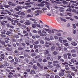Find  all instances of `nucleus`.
<instances>
[{"mask_svg":"<svg viewBox=\"0 0 78 78\" xmlns=\"http://www.w3.org/2000/svg\"><path fill=\"white\" fill-rule=\"evenodd\" d=\"M44 29L46 31H48V33L49 34H53L55 33L54 30H50L49 29H47L46 28H44Z\"/></svg>","mask_w":78,"mask_h":78,"instance_id":"obj_1","label":"nucleus"},{"mask_svg":"<svg viewBox=\"0 0 78 78\" xmlns=\"http://www.w3.org/2000/svg\"><path fill=\"white\" fill-rule=\"evenodd\" d=\"M17 14H18V15H21V16H25V14L24 12H21L20 11L18 12H17Z\"/></svg>","mask_w":78,"mask_h":78,"instance_id":"obj_2","label":"nucleus"},{"mask_svg":"<svg viewBox=\"0 0 78 78\" xmlns=\"http://www.w3.org/2000/svg\"><path fill=\"white\" fill-rule=\"evenodd\" d=\"M13 75L14 73L12 72H10L8 76V78H12V77L13 76L12 75Z\"/></svg>","mask_w":78,"mask_h":78,"instance_id":"obj_3","label":"nucleus"},{"mask_svg":"<svg viewBox=\"0 0 78 78\" xmlns=\"http://www.w3.org/2000/svg\"><path fill=\"white\" fill-rule=\"evenodd\" d=\"M54 66L55 67H56L57 69H59L60 67V66H59V64H53Z\"/></svg>","mask_w":78,"mask_h":78,"instance_id":"obj_4","label":"nucleus"},{"mask_svg":"<svg viewBox=\"0 0 78 78\" xmlns=\"http://www.w3.org/2000/svg\"><path fill=\"white\" fill-rule=\"evenodd\" d=\"M71 68L72 70H74V71L75 73H77L78 72V70L77 69H75V67L72 66L71 67Z\"/></svg>","mask_w":78,"mask_h":78,"instance_id":"obj_5","label":"nucleus"},{"mask_svg":"<svg viewBox=\"0 0 78 78\" xmlns=\"http://www.w3.org/2000/svg\"><path fill=\"white\" fill-rule=\"evenodd\" d=\"M58 75L60 76H62L64 75V73L63 72H59Z\"/></svg>","mask_w":78,"mask_h":78,"instance_id":"obj_6","label":"nucleus"},{"mask_svg":"<svg viewBox=\"0 0 78 78\" xmlns=\"http://www.w3.org/2000/svg\"><path fill=\"white\" fill-rule=\"evenodd\" d=\"M65 68L66 70H70V68L69 67V66L67 65H65Z\"/></svg>","mask_w":78,"mask_h":78,"instance_id":"obj_7","label":"nucleus"},{"mask_svg":"<svg viewBox=\"0 0 78 78\" xmlns=\"http://www.w3.org/2000/svg\"><path fill=\"white\" fill-rule=\"evenodd\" d=\"M6 34L8 36H10L9 34H11L12 33L10 31H7L6 33Z\"/></svg>","mask_w":78,"mask_h":78,"instance_id":"obj_8","label":"nucleus"},{"mask_svg":"<svg viewBox=\"0 0 78 78\" xmlns=\"http://www.w3.org/2000/svg\"><path fill=\"white\" fill-rule=\"evenodd\" d=\"M62 3L63 4V5H68V2L64 0H63L62 1Z\"/></svg>","mask_w":78,"mask_h":78,"instance_id":"obj_9","label":"nucleus"},{"mask_svg":"<svg viewBox=\"0 0 78 78\" xmlns=\"http://www.w3.org/2000/svg\"><path fill=\"white\" fill-rule=\"evenodd\" d=\"M56 50H57V51H60L61 50V48L59 46L57 47L56 48Z\"/></svg>","mask_w":78,"mask_h":78,"instance_id":"obj_10","label":"nucleus"},{"mask_svg":"<svg viewBox=\"0 0 78 78\" xmlns=\"http://www.w3.org/2000/svg\"><path fill=\"white\" fill-rule=\"evenodd\" d=\"M74 3H76V2L73 1H71L70 2V4L73 5H75Z\"/></svg>","mask_w":78,"mask_h":78,"instance_id":"obj_11","label":"nucleus"},{"mask_svg":"<svg viewBox=\"0 0 78 78\" xmlns=\"http://www.w3.org/2000/svg\"><path fill=\"white\" fill-rule=\"evenodd\" d=\"M32 27L33 28H35L36 27V24H33L32 25Z\"/></svg>","mask_w":78,"mask_h":78,"instance_id":"obj_12","label":"nucleus"},{"mask_svg":"<svg viewBox=\"0 0 78 78\" xmlns=\"http://www.w3.org/2000/svg\"><path fill=\"white\" fill-rule=\"evenodd\" d=\"M28 35H29L28 33H27L26 34H25L24 35V36H27V39H30L29 37H28Z\"/></svg>","mask_w":78,"mask_h":78,"instance_id":"obj_13","label":"nucleus"},{"mask_svg":"<svg viewBox=\"0 0 78 78\" xmlns=\"http://www.w3.org/2000/svg\"><path fill=\"white\" fill-rule=\"evenodd\" d=\"M55 47L52 46L51 47V51H54L55 50Z\"/></svg>","mask_w":78,"mask_h":78,"instance_id":"obj_14","label":"nucleus"},{"mask_svg":"<svg viewBox=\"0 0 78 78\" xmlns=\"http://www.w3.org/2000/svg\"><path fill=\"white\" fill-rule=\"evenodd\" d=\"M58 37L59 42H60L61 43H62V38L61 37Z\"/></svg>","mask_w":78,"mask_h":78,"instance_id":"obj_15","label":"nucleus"},{"mask_svg":"<svg viewBox=\"0 0 78 78\" xmlns=\"http://www.w3.org/2000/svg\"><path fill=\"white\" fill-rule=\"evenodd\" d=\"M72 45H73L74 46H76L77 45V43L76 42H73L71 43Z\"/></svg>","mask_w":78,"mask_h":78,"instance_id":"obj_16","label":"nucleus"},{"mask_svg":"<svg viewBox=\"0 0 78 78\" xmlns=\"http://www.w3.org/2000/svg\"><path fill=\"white\" fill-rule=\"evenodd\" d=\"M3 32H1V34H5L6 33V30H4L3 31Z\"/></svg>","mask_w":78,"mask_h":78,"instance_id":"obj_17","label":"nucleus"},{"mask_svg":"<svg viewBox=\"0 0 78 78\" xmlns=\"http://www.w3.org/2000/svg\"><path fill=\"white\" fill-rule=\"evenodd\" d=\"M6 50H8V51H11V49L8 47L6 48Z\"/></svg>","mask_w":78,"mask_h":78,"instance_id":"obj_18","label":"nucleus"},{"mask_svg":"<svg viewBox=\"0 0 78 78\" xmlns=\"http://www.w3.org/2000/svg\"><path fill=\"white\" fill-rule=\"evenodd\" d=\"M33 67L34 69H35V70H37V69L38 67L37 66H35V65H34L33 66Z\"/></svg>","mask_w":78,"mask_h":78,"instance_id":"obj_19","label":"nucleus"},{"mask_svg":"<svg viewBox=\"0 0 78 78\" xmlns=\"http://www.w3.org/2000/svg\"><path fill=\"white\" fill-rule=\"evenodd\" d=\"M34 73H35V71L34 70H31V71L30 72V74L33 75V74H34Z\"/></svg>","mask_w":78,"mask_h":78,"instance_id":"obj_20","label":"nucleus"},{"mask_svg":"<svg viewBox=\"0 0 78 78\" xmlns=\"http://www.w3.org/2000/svg\"><path fill=\"white\" fill-rule=\"evenodd\" d=\"M4 66L5 67H6V66L8 67V66H9V65L8 63H5L4 64Z\"/></svg>","mask_w":78,"mask_h":78,"instance_id":"obj_21","label":"nucleus"},{"mask_svg":"<svg viewBox=\"0 0 78 78\" xmlns=\"http://www.w3.org/2000/svg\"><path fill=\"white\" fill-rule=\"evenodd\" d=\"M64 59H67V55L66 54H64L63 55Z\"/></svg>","mask_w":78,"mask_h":78,"instance_id":"obj_22","label":"nucleus"},{"mask_svg":"<svg viewBox=\"0 0 78 78\" xmlns=\"http://www.w3.org/2000/svg\"><path fill=\"white\" fill-rule=\"evenodd\" d=\"M56 35L58 36H61V34L57 32L56 33Z\"/></svg>","mask_w":78,"mask_h":78,"instance_id":"obj_23","label":"nucleus"},{"mask_svg":"<svg viewBox=\"0 0 78 78\" xmlns=\"http://www.w3.org/2000/svg\"><path fill=\"white\" fill-rule=\"evenodd\" d=\"M5 16V15H0V19H1L2 20H3V19H4V17H2V16Z\"/></svg>","mask_w":78,"mask_h":78,"instance_id":"obj_24","label":"nucleus"},{"mask_svg":"<svg viewBox=\"0 0 78 78\" xmlns=\"http://www.w3.org/2000/svg\"><path fill=\"white\" fill-rule=\"evenodd\" d=\"M15 38H16V39H18L20 37V36L18 35H15Z\"/></svg>","mask_w":78,"mask_h":78,"instance_id":"obj_25","label":"nucleus"},{"mask_svg":"<svg viewBox=\"0 0 78 78\" xmlns=\"http://www.w3.org/2000/svg\"><path fill=\"white\" fill-rule=\"evenodd\" d=\"M33 16H31L30 14H28L27 16V18L28 17H33Z\"/></svg>","mask_w":78,"mask_h":78,"instance_id":"obj_26","label":"nucleus"},{"mask_svg":"<svg viewBox=\"0 0 78 78\" xmlns=\"http://www.w3.org/2000/svg\"><path fill=\"white\" fill-rule=\"evenodd\" d=\"M72 9H68L66 10V11H68V12H72Z\"/></svg>","mask_w":78,"mask_h":78,"instance_id":"obj_27","label":"nucleus"},{"mask_svg":"<svg viewBox=\"0 0 78 78\" xmlns=\"http://www.w3.org/2000/svg\"><path fill=\"white\" fill-rule=\"evenodd\" d=\"M58 52L56 51H54L53 52V54L54 55H58Z\"/></svg>","mask_w":78,"mask_h":78,"instance_id":"obj_28","label":"nucleus"},{"mask_svg":"<svg viewBox=\"0 0 78 78\" xmlns=\"http://www.w3.org/2000/svg\"><path fill=\"white\" fill-rule=\"evenodd\" d=\"M67 76L69 78H72V76H71L70 74H68Z\"/></svg>","mask_w":78,"mask_h":78,"instance_id":"obj_29","label":"nucleus"},{"mask_svg":"<svg viewBox=\"0 0 78 78\" xmlns=\"http://www.w3.org/2000/svg\"><path fill=\"white\" fill-rule=\"evenodd\" d=\"M53 64H59V62L58 61H54L53 62Z\"/></svg>","mask_w":78,"mask_h":78,"instance_id":"obj_30","label":"nucleus"},{"mask_svg":"<svg viewBox=\"0 0 78 78\" xmlns=\"http://www.w3.org/2000/svg\"><path fill=\"white\" fill-rule=\"evenodd\" d=\"M31 12V9H29L27 10V13H30Z\"/></svg>","mask_w":78,"mask_h":78,"instance_id":"obj_31","label":"nucleus"},{"mask_svg":"<svg viewBox=\"0 0 78 78\" xmlns=\"http://www.w3.org/2000/svg\"><path fill=\"white\" fill-rule=\"evenodd\" d=\"M61 21H63V22H66L67 21V20H66L64 19H62V18H61Z\"/></svg>","mask_w":78,"mask_h":78,"instance_id":"obj_32","label":"nucleus"},{"mask_svg":"<svg viewBox=\"0 0 78 78\" xmlns=\"http://www.w3.org/2000/svg\"><path fill=\"white\" fill-rule=\"evenodd\" d=\"M14 59H15V61H16V62H18L19 61V59H17V58L15 57Z\"/></svg>","mask_w":78,"mask_h":78,"instance_id":"obj_33","label":"nucleus"},{"mask_svg":"<svg viewBox=\"0 0 78 78\" xmlns=\"http://www.w3.org/2000/svg\"><path fill=\"white\" fill-rule=\"evenodd\" d=\"M17 25L18 26H19L20 27L22 26V24L19 23H17Z\"/></svg>","mask_w":78,"mask_h":78,"instance_id":"obj_34","label":"nucleus"},{"mask_svg":"<svg viewBox=\"0 0 78 78\" xmlns=\"http://www.w3.org/2000/svg\"><path fill=\"white\" fill-rule=\"evenodd\" d=\"M40 44H44V41L43 40H41L40 41Z\"/></svg>","mask_w":78,"mask_h":78,"instance_id":"obj_35","label":"nucleus"},{"mask_svg":"<svg viewBox=\"0 0 78 78\" xmlns=\"http://www.w3.org/2000/svg\"><path fill=\"white\" fill-rule=\"evenodd\" d=\"M31 4V2H27L25 4V5H29Z\"/></svg>","mask_w":78,"mask_h":78,"instance_id":"obj_36","label":"nucleus"},{"mask_svg":"<svg viewBox=\"0 0 78 78\" xmlns=\"http://www.w3.org/2000/svg\"><path fill=\"white\" fill-rule=\"evenodd\" d=\"M31 56H33V57L34 56H35L36 54L35 53H32L31 54Z\"/></svg>","mask_w":78,"mask_h":78,"instance_id":"obj_37","label":"nucleus"},{"mask_svg":"<svg viewBox=\"0 0 78 78\" xmlns=\"http://www.w3.org/2000/svg\"><path fill=\"white\" fill-rule=\"evenodd\" d=\"M39 43V41H35L34 42V43L36 45H37V44H38Z\"/></svg>","mask_w":78,"mask_h":78,"instance_id":"obj_38","label":"nucleus"},{"mask_svg":"<svg viewBox=\"0 0 78 78\" xmlns=\"http://www.w3.org/2000/svg\"><path fill=\"white\" fill-rule=\"evenodd\" d=\"M6 18H7V19H8V20H9V21H10V20H11V18H10V17H9V16H6Z\"/></svg>","mask_w":78,"mask_h":78,"instance_id":"obj_39","label":"nucleus"},{"mask_svg":"<svg viewBox=\"0 0 78 78\" xmlns=\"http://www.w3.org/2000/svg\"><path fill=\"white\" fill-rule=\"evenodd\" d=\"M1 25H2V26H5V25H6V23L4 22H2Z\"/></svg>","mask_w":78,"mask_h":78,"instance_id":"obj_40","label":"nucleus"},{"mask_svg":"<svg viewBox=\"0 0 78 78\" xmlns=\"http://www.w3.org/2000/svg\"><path fill=\"white\" fill-rule=\"evenodd\" d=\"M25 23L26 24V25H30V23L28 22H26Z\"/></svg>","mask_w":78,"mask_h":78,"instance_id":"obj_41","label":"nucleus"},{"mask_svg":"<svg viewBox=\"0 0 78 78\" xmlns=\"http://www.w3.org/2000/svg\"><path fill=\"white\" fill-rule=\"evenodd\" d=\"M40 36L42 37H44V34L41 33L40 34Z\"/></svg>","mask_w":78,"mask_h":78,"instance_id":"obj_42","label":"nucleus"},{"mask_svg":"<svg viewBox=\"0 0 78 78\" xmlns=\"http://www.w3.org/2000/svg\"><path fill=\"white\" fill-rule=\"evenodd\" d=\"M47 62V60L45 58H44L43 60V62Z\"/></svg>","mask_w":78,"mask_h":78,"instance_id":"obj_43","label":"nucleus"},{"mask_svg":"<svg viewBox=\"0 0 78 78\" xmlns=\"http://www.w3.org/2000/svg\"><path fill=\"white\" fill-rule=\"evenodd\" d=\"M40 57H41L40 55H37L35 57V59H37L39 58H40Z\"/></svg>","mask_w":78,"mask_h":78,"instance_id":"obj_44","label":"nucleus"},{"mask_svg":"<svg viewBox=\"0 0 78 78\" xmlns=\"http://www.w3.org/2000/svg\"><path fill=\"white\" fill-rule=\"evenodd\" d=\"M62 64L63 65H66V64H68V63L67 62H65L64 63H62Z\"/></svg>","mask_w":78,"mask_h":78,"instance_id":"obj_45","label":"nucleus"},{"mask_svg":"<svg viewBox=\"0 0 78 78\" xmlns=\"http://www.w3.org/2000/svg\"><path fill=\"white\" fill-rule=\"evenodd\" d=\"M5 8H9V7H10V5H5Z\"/></svg>","mask_w":78,"mask_h":78,"instance_id":"obj_46","label":"nucleus"},{"mask_svg":"<svg viewBox=\"0 0 78 78\" xmlns=\"http://www.w3.org/2000/svg\"><path fill=\"white\" fill-rule=\"evenodd\" d=\"M60 61L64 62V60L62 58H61L60 59Z\"/></svg>","mask_w":78,"mask_h":78,"instance_id":"obj_47","label":"nucleus"},{"mask_svg":"<svg viewBox=\"0 0 78 78\" xmlns=\"http://www.w3.org/2000/svg\"><path fill=\"white\" fill-rule=\"evenodd\" d=\"M17 8H18V9H22V7L19 6H17Z\"/></svg>","mask_w":78,"mask_h":78,"instance_id":"obj_48","label":"nucleus"},{"mask_svg":"<svg viewBox=\"0 0 78 78\" xmlns=\"http://www.w3.org/2000/svg\"><path fill=\"white\" fill-rule=\"evenodd\" d=\"M0 13L1 14H2V15H3V14H7V13H6V12H0Z\"/></svg>","mask_w":78,"mask_h":78,"instance_id":"obj_49","label":"nucleus"},{"mask_svg":"<svg viewBox=\"0 0 78 78\" xmlns=\"http://www.w3.org/2000/svg\"><path fill=\"white\" fill-rule=\"evenodd\" d=\"M42 59L41 58H39L38 59V61L39 62H42Z\"/></svg>","mask_w":78,"mask_h":78,"instance_id":"obj_50","label":"nucleus"},{"mask_svg":"<svg viewBox=\"0 0 78 78\" xmlns=\"http://www.w3.org/2000/svg\"><path fill=\"white\" fill-rule=\"evenodd\" d=\"M73 28H74V29L76 28V26L75 25V24H73Z\"/></svg>","mask_w":78,"mask_h":78,"instance_id":"obj_51","label":"nucleus"},{"mask_svg":"<svg viewBox=\"0 0 78 78\" xmlns=\"http://www.w3.org/2000/svg\"><path fill=\"white\" fill-rule=\"evenodd\" d=\"M27 30V31L29 32H30V29H29L28 27H27L26 28Z\"/></svg>","mask_w":78,"mask_h":78,"instance_id":"obj_52","label":"nucleus"},{"mask_svg":"<svg viewBox=\"0 0 78 78\" xmlns=\"http://www.w3.org/2000/svg\"><path fill=\"white\" fill-rule=\"evenodd\" d=\"M45 51V53H46V54H48V53H49V51H48V50H46Z\"/></svg>","mask_w":78,"mask_h":78,"instance_id":"obj_53","label":"nucleus"},{"mask_svg":"<svg viewBox=\"0 0 78 78\" xmlns=\"http://www.w3.org/2000/svg\"><path fill=\"white\" fill-rule=\"evenodd\" d=\"M1 37H6V35H4L3 34H1Z\"/></svg>","mask_w":78,"mask_h":78,"instance_id":"obj_54","label":"nucleus"},{"mask_svg":"<svg viewBox=\"0 0 78 78\" xmlns=\"http://www.w3.org/2000/svg\"><path fill=\"white\" fill-rule=\"evenodd\" d=\"M45 39L46 41H50V38H49L45 37Z\"/></svg>","mask_w":78,"mask_h":78,"instance_id":"obj_55","label":"nucleus"},{"mask_svg":"<svg viewBox=\"0 0 78 78\" xmlns=\"http://www.w3.org/2000/svg\"><path fill=\"white\" fill-rule=\"evenodd\" d=\"M67 39L69 41H71L72 40V39L70 37H68L67 38Z\"/></svg>","mask_w":78,"mask_h":78,"instance_id":"obj_56","label":"nucleus"},{"mask_svg":"<svg viewBox=\"0 0 78 78\" xmlns=\"http://www.w3.org/2000/svg\"><path fill=\"white\" fill-rule=\"evenodd\" d=\"M48 67H49L50 68H52L53 67V65H51L48 66Z\"/></svg>","mask_w":78,"mask_h":78,"instance_id":"obj_57","label":"nucleus"},{"mask_svg":"<svg viewBox=\"0 0 78 78\" xmlns=\"http://www.w3.org/2000/svg\"><path fill=\"white\" fill-rule=\"evenodd\" d=\"M25 3L24 2H19V4H21V5H23V4Z\"/></svg>","mask_w":78,"mask_h":78,"instance_id":"obj_58","label":"nucleus"},{"mask_svg":"<svg viewBox=\"0 0 78 78\" xmlns=\"http://www.w3.org/2000/svg\"><path fill=\"white\" fill-rule=\"evenodd\" d=\"M35 37L37 38V39H39V37H40V36L39 35H37L35 36Z\"/></svg>","mask_w":78,"mask_h":78,"instance_id":"obj_59","label":"nucleus"},{"mask_svg":"<svg viewBox=\"0 0 78 78\" xmlns=\"http://www.w3.org/2000/svg\"><path fill=\"white\" fill-rule=\"evenodd\" d=\"M30 69H26V72H30Z\"/></svg>","mask_w":78,"mask_h":78,"instance_id":"obj_60","label":"nucleus"},{"mask_svg":"<svg viewBox=\"0 0 78 78\" xmlns=\"http://www.w3.org/2000/svg\"><path fill=\"white\" fill-rule=\"evenodd\" d=\"M55 78H60V77L58 75H56L55 76Z\"/></svg>","mask_w":78,"mask_h":78,"instance_id":"obj_61","label":"nucleus"},{"mask_svg":"<svg viewBox=\"0 0 78 78\" xmlns=\"http://www.w3.org/2000/svg\"><path fill=\"white\" fill-rule=\"evenodd\" d=\"M64 45H65L66 47H67V46H69V44L68 43H67L64 44Z\"/></svg>","mask_w":78,"mask_h":78,"instance_id":"obj_62","label":"nucleus"},{"mask_svg":"<svg viewBox=\"0 0 78 78\" xmlns=\"http://www.w3.org/2000/svg\"><path fill=\"white\" fill-rule=\"evenodd\" d=\"M41 33H42V31H41V30H40L38 31V33L40 34H41Z\"/></svg>","mask_w":78,"mask_h":78,"instance_id":"obj_63","label":"nucleus"},{"mask_svg":"<svg viewBox=\"0 0 78 78\" xmlns=\"http://www.w3.org/2000/svg\"><path fill=\"white\" fill-rule=\"evenodd\" d=\"M1 44L2 45H5V42L4 41H1Z\"/></svg>","mask_w":78,"mask_h":78,"instance_id":"obj_64","label":"nucleus"}]
</instances>
